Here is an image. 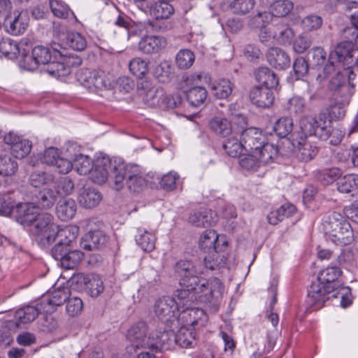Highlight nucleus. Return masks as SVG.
<instances>
[{
  "label": "nucleus",
  "mask_w": 358,
  "mask_h": 358,
  "mask_svg": "<svg viewBox=\"0 0 358 358\" xmlns=\"http://www.w3.org/2000/svg\"><path fill=\"white\" fill-rule=\"evenodd\" d=\"M0 52L10 59H16L23 52L16 41L10 38H3L0 41Z\"/></svg>",
  "instance_id": "37998d69"
},
{
  "label": "nucleus",
  "mask_w": 358,
  "mask_h": 358,
  "mask_svg": "<svg viewBox=\"0 0 358 358\" xmlns=\"http://www.w3.org/2000/svg\"><path fill=\"white\" fill-rule=\"evenodd\" d=\"M77 206L76 201L70 198L59 201L56 206V214L59 220L64 222L71 220L76 215Z\"/></svg>",
  "instance_id": "393cba45"
},
{
  "label": "nucleus",
  "mask_w": 358,
  "mask_h": 358,
  "mask_svg": "<svg viewBox=\"0 0 358 358\" xmlns=\"http://www.w3.org/2000/svg\"><path fill=\"white\" fill-rule=\"evenodd\" d=\"M81 63L82 59L80 57H69L64 58L62 62L48 63L45 71L51 76L63 77L70 73V66H78Z\"/></svg>",
  "instance_id": "a211bd4d"
},
{
  "label": "nucleus",
  "mask_w": 358,
  "mask_h": 358,
  "mask_svg": "<svg viewBox=\"0 0 358 358\" xmlns=\"http://www.w3.org/2000/svg\"><path fill=\"white\" fill-rule=\"evenodd\" d=\"M78 231V227L76 226H66L62 229H59L57 225L55 236L54 237V242L57 241L64 243V245L71 246L72 243L77 238Z\"/></svg>",
  "instance_id": "473e14b6"
},
{
  "label": "nucleus",
  "mask_w": 358,
  "mask_h": 358,
  "mask_svg": "<svg viewBox=\"0 0 358 358\" xmlns=\"http://www.w3.org/2000/svg\"><path fill=\"white\" fill-rule=\"evenodd\" d=\"M194 54L189 49L180 50L176 57V64L180 69H187L190 68L194 62Z\"/></svg>",
  "instance_id": "5fc2aeb1"
},
{
  "label": "nucleus",
  "mask_w": 358,
  "mask_h": 358,
  "mask_svg": "<svg viewBox=\"0 0 358 358\" xmlns=\"http://www.w3.org/2000/svg\"><path fill=\"white\" fill-rule=\"evenodd\" d=\"M239 164L241 166L248 171H257V169L261 166L257 155L255 153L250 152L248 155H245L241 157Z\"/></svg>",
  "instance_id": "774afa93"
},
{
  "label": "nucleus",
  "mask_w": 358,
  "mask_h": 358,
  "mask_svg": "<svg viewBox=\"0 0 358 358\" xmlns=\"http://www.w3.org/2000/svg\"><path fill=\"white\" fill-rule=\"evenodd\" d=\"M133 2L141 10L150 14L156 20L168 19L173 14V6L166 1L129 0Z\"/></svg>",
  "instance_id": "6e6552de"
},
{
  "label": "nucleus",
  "mask_w": 358,
  "mask_h": 358,
  "mask_svg": "<svg viewBox=\"0 0 358 358\" xmlns=\"http://www.w3.org/2000/svg\"><path fill=\"white\" fill-rule=\"evenodd\" d=\"M294 8V3L289 0H276L270 6V13L272 16L285 17Z\"/></svg>",
  "instance_id": "49530a36"
},
{
  "label": "nucleus",
  "mask_w": 358,
  "mask_h": 358,
  "mask_svg": "<svg viewBox=\"0 0 358 358\" xmlns=\"http://www.w3.org/2000/svg\"><path fill=\"white\" fill-rule=\"evenodd\" d=\"M83 257V253L78 250H71L70 248L59 262L62 267L66 269H71L76 267Z\"/></svg>",
  "instance_id": "603ef678"
},
{
  "label": "nucleus",
  "mask_w": 358,
  "mask_h": 358,
  "mask_svg": "<svg viewBox=\"0 0 358 358\" xmlns=\"http://www.w3.org/2000/svg\"><path fill=\"white\" fill-rule=\"evenodd\" d=\"M54 182V176L44 171H35L29 176V182L34 187L49 185Z\"/></svg>",
  "instance_id": "6e6d98bb"
},
{
  "label": "nucleus",
  "mask_w": 358,
  "mask_h": 358,
  "mask_svg": "<svg viewBox=\"0 0 358 358\" xmlns=\"http://www.w3.org/2000/svg\"><path fill=\"white\" fill-rule=\"evenodd\" d=\"M101 199V194L95 188L90 187L82 188L78 196L80 205L85 208L96 207Z\"/></svg>",
  "instance_id": "4be33fe9"
},
{
  "label": "nucleus",
  "mask_w": 358,
  "mask_h": 358,
  "mask_svg": "<svg viewBox=\"0 0 358 358\" xmlns=\"http://www.w3.org/2000/svg\"><path fill=\"white\" fill-rule=\"evenodd\" d=\"M57 197V194L54 189L44 188L38 193L37 203L43 208H50L55 204Z\"/></svg>",
  "instance_id": "864d4df0"
},
{
  "label": "nucleus",
  "mask_w": 358,
  "mask_h": 358,
  "mask_svg": "<svg viewBox=\"0 0 358 358\" xmlns=\"http://www.w3.org/2000/svg\"><path fill=\"white\" fill-rule=\"evenodd\" d=\"M186 97L191 106L197 107L206 99L207 91L204 87H194L186 92Z\"/></svg>",
  "instance_id": "8fccbe9b"
},
{
  "label": "nucleus",
  "mask_w": 358,
  "mask_h": 358,
  "mask_svg": "<svg viewBox=\"0 0 358 358\" xmlns=\"http://www.w3.org/2000/svg\"><path fill=\"white\" fill-rule=\"evenodd\" d=\"M129 68L131 73L138 78H143L148 71L147 62L139 57L133 59Z\"/></svg>",
  "instance_id": "69168bd1"
},
{
  "label": "nucleus",
  "mask_w": 358,
  "mask_h": 358,
  "mask_svg": "<svg viewBox=\"0 0 358 358\" xmlns=\"http://www.w3.org/2000/svg\"><path fill=\"white\" fill-rule=\"evenodd\" d=\"M210 129L222 137L231 136L236 129H233L231 122L226 118L215 117L210 122Z\"/></svg>",
  "instance_id": "4c0bfd02"
},
{
  "label": "nucleus",
  "mask_w": 358,
  "mask_h": 358,
  "mask_svg": "<svg viewBox=\"0 0 358 358\" xmlns=\"http://www.w3.org/2000/svg\"><path fill=\"white\" fill-rule=\"evenodd\" d=\"M176 275L179 278L181 290L176 296L180 300L189 299L201 303L216 305L222 297L224 287L217 278L209 280L200 278L203 273L200 264L187 260L178 261L174 266Z\"/></svg>",
  "instance_id": "f257e3e1"
},
{
  "label": "nucleus",
  "mask_w": 358,
  "mask_h": 358,
  "mask_svg": "<svg viewBox=\"0 0 358 358\" xmlns=\"http://www.w3.org/2000/svg\"><path fill=\"white\" fill-rule=\"evenodd\" d=\"M31 143L27 139H20L17 143L10 147L11 152L15 158H24L31 151Z\"/></svg>",
  "instance_id": "680f3d73"
},
{
  "label": "nucleus",
  "mask_w": 358,
  "mask_h": 358,
  "mask_svg": "<svg viewBox=\"0 0 358 358\" xmlns=\"http://www.w3.org/2000/svg\"><path fill=\"white\" fill-rule=\"evenodd\" d=\"M118 166L112 176L115 189L120 190L126 186L131 192L140 193L146 187L147 181L137 166L122 162Z\"/></svg>",
  "instance_id": "39448f33"
},
{
  "label": "nucleus",
  "mask_w": 358,
  "mask_h": 358,
  "mask_svg": "<svg viewBox=\"0 0 358 358\" xmlns=\"http://www.w3.org/2000/svg\"><path fill=\"white\" fill-rule=\"evenodd\" d=\"M239 134L243 143L244 150L254 153L266 141V136L257 128L250 127L243 131H239Z\"/></svg>",
  "instance_id": "4468645a"
},
{
  "label": "nucleus",
  "mask_w": 358,
  "mask_h": 358,
  "mask_svg": "<svg viewBox=\"0 0 358 358\" xmlns=\"http://www.w3.org/2000/svg\"><path fill=\"white\" fill-rule=\"evenodd\" d=\"M358 65V49L350 41H342L331 51L323 67L324 77L333 73L339 68H350Z\"/></svg>",
  "instance_id": "20e7f679"
},
{
  "label": "nucleus",
  "mask_w": 358,
  "mask_h": 358,
  "mask_svg": "<svg viewBox=\"0 0 358 358\" xmlns=\"http://www.w3.org/2000/svg\"><path fill=\"white\" fill-rule=\"evenodd\" d=\"M73 166L80 175L90 173L93 168L91 159L88 156L81 154L76 156Z\"/></svg>",
  "instance_id": "052dcab7"
},
{
  "label": "nucleus",
  "mask_w": 358,
  "mask_h": 358,
  "mask_svg": "<svg viewBox=\"0 0 358 358\" xmlns=\"http://www.w3.org/2000/svg\"><path fill=\"white\" fill-rule=\"evenodd\" d=\"M342 175V171L337 167L317 170L314 172L315 178L323 185L332 184Z\"/></svg>",
  "instance_id": "7c9ffc66"
},
{
  "label": "nucleus",
  "mask_w": 358,
  "mask_h": 358,
  "mask_svg": "<svg viewBox=\"0 0 358 358\" xmlns=\"http://www.w3.org/2000/svg\"><path fill=\"white\" fill-rule=\"evenodd\" d=\"M194 322L195 320H190L180 328L178 332L176 333V344L182 348L191 346L194 340V335L192 330L187 328L186 325L194 324Z\"/></svg>",
  "instance_id": "ea45409f"
},
{
  "label": "nucleus",
  "mask_w": 358,
  "mask_h": 358,
  "mask_svg": "<svg viewBox=\"0 0 358 358\" xmlns=\"http://www.w3.org/2000/svg\"><path fill=\"white\" fill-rule=\"evenodd\" d=\"M14 210L16 220L26 226H31L39 214L38 209L31 203H19Z\"/></svg>",
  "instance_id": "6ab92c4d"
},
{
  "label": "nucleus",
  "mask_w": 358,
  "mask_h": 358,
  "mask_svg": "<svg viewBox=\"0 0 358 358\" xmlns=\"http://www.w3.org/2000/svg\"><path fill=\"white\" fill-rule=\"evenodd\" d=\"M341 273L342 271L339 267L328 266L320 272L317 280L326 285L336 287V285L338 284L337 280Z\"/></svg>",
  "instance_id": "58836bf2"
},
{
  "label": "nucleus",
  "mask_w": 358,
  "mask_h": 358,
  "mask_svg": "<svg viewBox=\"0 0 358 358\" xmlns=\"http://www.w3.org/2000/svg\"><path fill=\"white\" fill-rule=\"evenodd\" d=\"M57 224L53 216L47 213H39L31 224L30 232L42 246L50 245L54 242Z\"/></svg>",
  "instance_id": "423d86ee"
},
{
  "label": "nucleus",
  "mask_w": 358,
  "mask_h": 358,
  "mask_svg": "<svg viewBox=\"0 0 358 358\" xmlns=\"http://www.w3.org/2000/svg\"><path fill=\"white\" fill-rule=\"evenodd\" d=\"M358 188V175L348 174L337 182V189L341 193H350Z\"/></svg>",
  "instance_id": "09e8293b"
},
{
  "label": "nucleus",
  "mask_w": 358,
  "mask_h": 358,
  "mask_svg": "<svg viewBox=\"0 0 358 358\" xmlns=\"http://www.w3.org/2000/svg\"><path fill=\"white\" fill-rule=\"evenodd\" d=\"M222 148L227 155L231 157H236L241 155L244 148L239 131H234L231 136L224 140Z\"/></svg>",
  "instance_id": "b1692460"
},
{
  "label": "nucleus",
  "mask_w": 358,
  "mask_h": 358,
  "mask_svg": "<svg viewBox=\"0 0 358 358\" xmlns=\"http://www.w3.org/2000/svg\"><path fill=\"white\" fill-rule=\"evenodd\" d=\"M273 33V37L281 44H290L294 36L293 29L285 25L274 26Z\"/></svg>",
  "instance_id": "de8ad7c7"
},
{
  "label": "nucleus",
  "mask_w": 358,
  "mask_h": 358,
  "mask_svg": "<svg viewBox=\"0 0 358 358\" xmlns=\"http://www.w3.org/2000/svg\"><path fill=\"white\" fill-rule=\"evenodd\" d=\"M106 241L107 237L102 231H91L85 235L81 245L86 250H93L103 246Z\"/></svg>",
  "instance_id": "bb28decb"
},
{
  "label": "nucleus",
  "mask_w": 358,
  "mask_h": 358,
  "mask_svg": "<svg viewBox=\"0 0 358 358\" xmlns=\"http://www.w3.org/2000/svg\"><path fill=\"white\" fill-rule=\"evenodd\" d=\"M219 242L218 236L213 230L206 231L200 237L199 245L204 252L211 253L212 250H217Z\"/></svg>",
  "instance_id": "c9c22d12"
},
{
  "label": "nucleus",
  "mask_w": 358,
  "mask_h": 358,
  "mask_svg": "<svg viewBox=\"0 0 358 358\" xmlns=\"http://www.w3.org/2000/svg\"><path fill=\"white\" fill-rule=\"evenodd\" d=\"M268 62L273 67L282 70L289 66L290 58L289 55L282 49L271 48L266 54Z\"/></svg>",
  "instance_id": "5701e85b"
},
{
  "label": "nucleus",
  "mask_w": 358,
  "mask_h": 358,
  "mask_svg": "<svg viewBox=\"0 0 358 358\" xmlns=\"http://www.w3.org/2000/svg\"><path fill=\"white\" fill-rule=\"evenodd\" d=\"M296 207L294 205L290 203L284 204L268 215V221L271 224H277L285 217H291L296 213Z\"/></svg>",
  "instance_id": "2f4dec72"
},
{
  "label": "nucleus",
  "mask_w": 358,
  "mask_h": 358,
  "mask_svg": "<svg viewBox=\"0 0 358 358\" xmlns=\"http://www.w3.org/2000/svg\"><path fill=\"white\" fill-rule=\"evenodd\" d=\"M122 163V161L120 159H112L105 156L97 159L94 168L90 172L92 179L98 184H102L108 180L114 189V181L112 180V176L115 173L116 168L119 167L118 166Z\"/></svg>",
  "instance_id": "0eeeda50"
},
{
  "label": "nucleus",
  "mask_w": 358,
  "mask_h": 358,
  "mask_svg": "<svg viewBox=\"0 0 358 358\" xmlns=\"http://www.w3.org/2000/svg\"><path fill=\"white\" fill-rule=\"evenodd\" d=\"M257 155L262 164H267L273 162L278 154V149L273 144L264 141V143L254 152Z\"/></svg>",
  "instance_id": "e433bc0d"
},
{
  "label": "nucleus",
  "mask_w": 358,
  "mask_h": 358,
  "mask_svg": "<svg viewBox=\"0 0 358 358\" xmlns=\"http://www.w3.org/2000/svg\"><path fill=\"white\" fill-rule=\"evenodd\" d=\"M154 75L159 82H168L171 76V66L166 61L160 62L155 68Z\"/></svg>",
  "instance_id": "338daca9"
},
{
  "label": "nucleus",
  "mask_w": 358,
  "mask_h": 358,
  "mask_svg": "<svg viewBox=\"0 0 358 358\" xmlns=\"http://www.w3.org/2000/svg\"><path fill=\"white\" fill-rule=\"evenodd\" d=\"M308 60L313 68H320L326 65L327 53L325 50L319 46L313 48L308 52Z\"/></svg>",
  "instance_id": "3c124183"
},
{
  "label": "nucleus",
  "mask_w": 358,
  "mask_h": 358,
  "mask_svg": "<svg viewBox=\"0 0 358 358\" xmlns=\"http://www.w3.org/2000/svg\"><path fill=\"white\" fill-rule=\"evenodd\" d=\"M301 128L306 136H315L323 141L328 139L331 135L330 122L322 118H303L301 121Z\"/></svg>",
  "instance_id": "1a4fd4ad"
},
{
  "label": "nucleus",
  "mask_w": 358,
  "mask_h": 358,
  "mask_svg": "<svg viewBox=\"0 0 358 358\" xmlns=\"http://www.w3.org/2000/svg\"><path fill=\"white\" fill-rule=\"evenodd\" d=\"M22 55L24 67L29 71L36 69L40 64H48L51 59L50 49L43 45L36 46L32 50L31 56L27 55L23 49Z\"/></svg>",
  "instance_id": "f8f14e48"
},
{
  "label": "nucleus",
  "mask_w": 358,
  "mask_h": 358,
  "mask_svg": "<svg viewBox=\"0 0 358 358\" xmlns=\"http://www.w3.org/2000/svg\"><path fill=\"white\" fill-rule=\"evenodd\" d=\"M271 19L272 15L270 11L259 12L249 18L248 26L252 29L265 28Z\"/></svg>",
  "instance_id": "bf43d9fd"
},
{
  "label": "nucleus",
  "mask_w": 358,
  "mask_h": 358,
  "mask_svg": "<svg viewBox=\"0 0 358 358\" xmlns=\"http://www.w3.org/2000/svg\"><path fill=\"white\" fill-rule=\"evenodd\" d=\"M79 280L83 283L88 294L92 297H97L104 290L103 282L101 279L94 275H81Z\"/></svg>",
  "instance_id": "cd10ccee"
},
{
  "label": "nucleus",
  "mask_w": 358,
  "mask_h": 358,
  "mask_svg": "<svg viewBox=\"0 0 358 358\" xmlns=\"http://www.w3.org/2000/svg\"><path fill=\"white\" fill-rule=\"evenodd\" d=\"M212 211L197 212L189 216V220L192 224L196 227H208L216 222L213 217Z\"/></svg>",
  "instance_id": "c03bdc74"
},
{
  "label": "nucleus",
  "mask_w": 358,
  "mask_h": 358,
  "mask_svg": "<svg viewBox=\"0 0 358 358\" xmlns=\"http://www.w3.org/2000/svg\"><path fill=\"white\" fill-rule=\"evenodd\" d=\"M166 39L161 36H145L138 43V50L148 55L156 54L164 49Z\"/></svg>",
  "instance_id": "aec40b11"
},
{
  "label": "nucleus",
  "mask_w": 358,
  "mask_h": 358,
  "mask_svg": "<svg viewBox=\"0 0 358 358\" xmlns=\"http://www.w3.org/2000/svg\"><path fill=\"white\" fill-rule=\"evenodd\" d=\"M96 70L82 69L77 73L78 81L90 91L96 92Z\"/></svg>",
  "instance_id": "f704fd0d"
},
{
  "label": "nucleus",
  "mask_w": 358,
  "mask_h": 358,
  "mask_svg": "<svg viewBox=\"0 0 358 358\" xmlns=\"http://www.w3.org/2000/svg\"><path fill=\"white\" fill-rule=\"evenodd\" d=\"M318 150V148L306 138H301V141L298 142L296 156L299 161L308 162L314 159Z\"/></svg>",
  "instance_id": "a878e982"
},
{
  "label": "nucleus",
  "mask_w": 358,
  "mask_h": 358,
  "mask_svg": "<svg viewBox=\"0 0 358 358\" xmlns=\"http://www.w3.org/2000/svg\"><path fill=\"white\" fill-rule=\"evenodd\" d=\"M250 99L252 103L259 108H268L274 101L271 90L268 87L256 86L250 92Z\"/></svg>",
  "instance_id": "412c9836"
},
{
  "label": "nucleus",
  "mask_w": 358,
  "mask_h": 358,
  "mask_svg": "<svg viewBox=\"0 0 358 358\" xmlns=\"http://www.w3.org/2000/svg\"><path fill=\"white\" fill-rule=\"evenodd\" d=\"M334 73L336 74L329 80V89L343 95H347V83L342 68L337 69Z\"/></svg>",
  "instance_id": "a18cd8bd"
},
{
  "label": "nucleus",
  "mask_w": 358,
  "mask_h": 358,
  "mask_svg": "<svg viewBox=\"0 0 358 358\" xmlns=\"http://www.w3.org/2000/svg\"><path fill=\"white\" fill-rule=\"evenodd\" d=\"M189 299L185 300H180L177 302L175 299L165 296L157 300L155 305V313L158 318L166 324L168 327H179L180 325V320L187 315L190 317L193 314L201 313L203 314V310L190 308L189 306L192 301H188Z\"/></svg>",
  "instance_id": "f03ea898"
},
{
  "label": "nucleus",
  "mask_w": 358,
  "mask_h": 358,
  "mask_svg": "<svg viewBox=\"0 0 358 358\" xmlns=\"http://www.w3.org/2000/svg\"><path fill=\"white\" fill-rule=\"evenodd\" d=\"M29 22V17L27 11L15 10L3 24L9 34L17 36L25 31Z\"/></svg>",
  "instance_id": "f3484780"
},
{
  "label": "nucleus",
  "mask_w": 358,
  "mask_h": 358,
  "mask_svg": "<svg viewBox=\"0 0 358 358\" xmlns=\"http://www.w3.org/2000/svg\"><path fill=\"white\" fill-rule=\"evenodd\" d=\"M212 90L216 97L219 99H226L231 94L233 85L230 80L222 79L213 86Z\"/></svg>",
  "instance_id": "13d9d810"
},
{
  "label": "nucleus",
  "mask_w": 358,
  "mask_h": 358,
  "mask_svg": "<svg viewBox=\"0 0 358 358\" xmlns=\"http://www.w3.org/2000/svg\"><path fill=\"white\" fill-rule=\"evenodd\" d=\"M257 81L263 85L262 87L271 90L278 85L279 80L276 74L267 67H259L255 72Z\"/></svg>",
  "instance_id": "c85d7f7f"
},
{
  "label": "nucleus",
  "mask_w": 358,
  "mask_h": 358,
  "mask_svg": "<svg viewBox=\"0 0 358 358\" xmlns=\"http://www.w3.org/2000/svg\"><path fill=\"white\" fill-rule=\"evenodd\" d=\"M41 308L32 306H27L16 310L14 319L8 322V327L15 331L21 328V324L33 322L38 315Z\"/></svg>",
  "instance_id": "dca6fc26"
},
{
  "label": "nucleus",
  "mask_w": 358,
  "mask_h": 358,
  "mask_svg": "<svg viewBox=\"0 0 358 358\" xmlns=\"http://www.w3.org/2000/svg\"><path fill=\"white\" fill-rule=\"evenodd\" d=\"M150 87V83L148 81H143L141 83V90L145 91L144 100L150 105L159 104L164 95L163 89Z\"/></svg>",
  "instance_id": "a19ab883"
},
{
  "label": "nucleus",
  "mask_w": 358,
  "mask_h": 358,
  "mask_svg": "<svg viewBox=\"0 0 358 358\" xmlns=\"http://www.w3.org/2000/svg\"><path fill=\"white\" fill-rule=\"evenodd\" d=\"M293 126V120L290 117H282L275 122L273 129L277 136L285 138L292 131Z\"/></svg>",
  "instance_id": "4d7b16f0"
},
{
  "label": "nucleus",
  "mask_w": 358,
  "mask_h": 358,
  "mask_svg": "<svg viewBox=\"0 0 358 358\" xmlns=\"http://www.w3.org/2000/svg\"><path fill=\"white\" fill-rule=\"evenodd\" d=\"M335 289L336 287L326 285L317 280V282H313L308 289V296L310 303L313 306L321 307L331 297L329 295L333 294Z\"/></svg>",
  "instance_id": "2eb2a0df"
},
{
  "label": "nucleus",
  "mask_w": 358,
  "mask_h": 358,
  "mask_svg": "<svg viewBox=\"0 0 358 358\" xmlns=\"http://www.w3.org/2000/svg\"><path fill=\"white\" fill-rule=\"evenodd\" d=\"M148 327L143 322H139L131 327L127 332V339L134 349H150L152 333L147 336Z\"/></svg>",
  "instance_id": "9b49d317"
},
{
  "label": "nucleus",
  "mask_w": 358,
  "mask_h": 358,
  "mask_svg": "<svg viewBox=\"0 0 358 358\" xmlns=\"http://www.w3.org/2000/svg\"><path fill=\"white\" fill-rule=\"evenodd\" d=\"M18 170V164L10 155H0V176H12Z\"/></svg>",
  "instance_id": "79ce46f5"
},
{
  "label": "nucleus",
  "mask_w": 358,
  "mask_h": 358,
  "mask_svg": "<svg viewBox=\"0 0 358 358\" xmlns=\"http://www.w3.org/2000/svg\"><path fill=\"white\" fill-rule=\"evenodd\" d=\"M255 0H231L228 8L236 15L243 16L249 14L255 8Z\"/></svg>",
  "instance_id": "72a5a7b5"
},
{
  "label": "nucleus",
  "mask_w": 358,
  "mask_h": 358,
  "mask_svg": "<svg viewBox=\"0 0 358 358\" xmlns=\"http://www.w3.org/2000/svg\"><path fill=\"white\" fill-rule=\"evenodd\" d=\"M170 328V330L164 329L163 331L152 332L150 350L156 352L166 350L176 344L175 330L178 327L173 326Z\"/></svg>",
  "instance_id": "ddd939ff"
},
{
  "label": "nucleus",
  "mask_w": 358,
  "mask_h": 358,
  "mask_svg": "<svg viewBox=\"0 0 358 358\" xmlns=\"http://www.w3.org/2000/svg\"><path fill=\"white\" fill-rule=\"evenodd\" d=\"M312 37L307 34L298 35L293 41V50L294 52L302 54L305 52L312 45Z\"/></svg>",
  "instance_id": "0e129e2a"
},
{
  "label": "nucleus",
  "mask_w": 358,
  "mask_h": 358,
  "mask_svg": "<svg viewBox=\"0 0 358 358\" xmlns=\"http://www.w3.org/2000/svg\"><path fill=\"white\" fill-rule=\"evenodd\" d=\"M70 296L68 287L55 289L49 291L41 299L40 306L46 313H53L57 307L62 306Z\"/></svg>",
  "instance_id": "9d476101"
},
{
  "label": "nucleus",
  "mask_w": 358,
  "mask_h": 358,
  "mask_svg": "<svg viewBox=\"0 0 358 358\" xmlns=\"http://www.w3.org/2000/svg\"><path fill=\"white\" fill-rule=\"evenodd\" d=\"M156 239L155 234L142 228L136 229V242L144 251H152L155 248Z\"/></svg>",
  "instance_id": "c756f323"
},
{
  "label": "nucleus",
  "mask_w": 358,
  "mask_h": 358,
  "mask_svg": "<svg viewBox=\"0 0 358 358\" xmlns=\"http://www.w3.org/2000/svg\"><path fill=\"white\" fill-rule=\"evenodd\" d=\"M324 233L332 243L344 246L355 240V235L350 224L339 213L333 212L323 223Z\"/></svg>",
  "instance_id": "7ed1b4c3"
},
{
  "label": "nucleus",
  "mask_w": 358,
  "mask_h": 358,
  "mask_svg": "<svg viewBox=\"0 0 358 358\" xmlns=\"http://www.w3.org/2000/svg\"><path fill=\"white\" fill-rule=\"evenodd\" d=\"M50 8L53 15L59 18L66 19L73 13L68 5L60 0H50Z\"/></svg>",
  "instance_id": "e2e57ef3"
}]
</instances>
